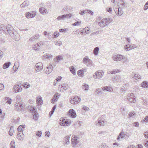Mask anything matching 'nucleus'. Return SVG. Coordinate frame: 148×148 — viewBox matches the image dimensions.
<instances>
[{"instance_id": "473e14b6", "label": "nucleus", "mask_w": 148, "mask_h": 148, "mask_svg": "<svg viewBox=\"0 0 148 148\" xmlns=\"http://www.w3.org/2000/svg\"><path fill=\"white\" fill-rule=\"evenodd\" d=\"M11 64V62H7L5 63L3 66V69L8 68L10 66Z\"/></svg>"}, {"instance_id": "ea45409f", "label": "nucleus", "mask_w": 148, "mask_h": 148, "mask_svg": "<svg viewBox=\"0 0 148 148\" xmlns=\"http://www.w3.org/2000/svg\"><path fill=\"white\" fill-rule=\"evenodd\" d=\"M22 128H24L25 126H24V125H20L19 126H18L17 129L18 131L17 133H19V132H23Z\"/></svg>"}, {"instance_id": "a878e982", "label": "nucleus", "mask_w": 148, "mask_h": 148, "mask_svg": "<svg viewBox=\"0 0 148 148\" xmlns=\"http://www.w3.org/2000/svg\"><path fill=\"white\" fill-rule=\"evenodd\" d=\"M36 102L38 104V106H40L42 105L43 103V101L41 97H36Z\"/></svg>"}, {"instance_id": "a18cd8bd", "label": "nucleus", "mask_w": 148, "mask_h": 148, "mask_svg": "<svg viewBox=\"0 0 148 148\" xmlns=\"http://www.w3.org/2000/svg\"><path fill=\"white\" fill-rule=\"evenodd\" d=\"M60 35V34L58 32H55L53 34L52 37L53 38H56L58 37Z\"/></svg>"}, {"instance_id": "393cba45", "label": "nucleus", "mask_w": 148, "mask_h": 148, "mask_svg": "<svg viewBox=\"0 0 148 148\" xmlns=\"http://www.w3.org/2000/svg\"><path fill=\"white\" fill-rule=\"evenodd\" d=\"M40 43H38L33 46V48L35 51H39L40 48Z\"/></svg>"}, {"instance_id": "680f3d73", "label": "nucleus", "mask_w": 148, "mask_h": 148, "mask_svg": "<svg viewBox=\"0 0 148 148\" xmlns=\"http://www.w3.org/2000/svg\"><path fill=\"white\" fill-rule=\"evenodd\" d=\"M42 135V132L41 131H38L36 133V135L38 136L39 137L41 136Z\"/></svg>"}, {"instance_id": "c9c22d12", "label": "nucleus", "mask_w": 148, "mask_h": 148, "mask_svg": "<svg viewBox=\"0 0 148 148\" xmlns=\"http://www.w3.org/2000/svg\"><path fill=\"white\" fill-rule=\"evenodd\" d=\"M65 16L64 14L61 16H59L57 17V19L58 21L64 20L65 19Z\"/></svg>"}, {"instance_id": "13d9d810", "label": "nucleus", "mask_w": 148, "mask_h": 148, "mask_svg": "<svg viewBox=\"0 0 148 148\" xmlns=\"http://www.w3.org/2000/svg\"><path fill=\"white\" fill-rule=\"evenodd\" d=\"M16 63H15L14 64V65L13 66V70H14V72H15L16 71L18 68V67L17 68V66H16Z\"/></svg>"}, {"instance_id": "774afa93", "label": "nucleus", "mask_w": 148, "mask_h": 148, "mask_svg": "<svg viewBox=\"0 0 148 148\" xmlns=\"http://www.w3.org/2000/svg\"><path fill=\"white\" fill-rule=\"evenodd\" d=\"M144 135L146 138H148V131H146L145 132Z\"/></svg>"}, {"instance_id": "6e6d98bb", "label": "nucleus", "mask_w": 148, "mask_h": 148, "mask_svg": "<svg viewBox=\"0 0 148 148\" xmlns=\"http://www.w3.org/2000/svg\"><path fill=\"white\" fill-rule=\"evenodd\" d=\"M23 86L24 87L27 88H29L30 86L29 84L27 83L24 84H23Z\"/></svg>"}, {"instance_id": "ddd939ff", "label": "nucleus", "mask_w": 148, "mask_h": 148, "mask_svg": "<svg viewBox=\"0 0 148 148\" xmlns=\"http://www.w3.org/2000/svg\"><path fill=\"white\" fill-rule=\"evenodd\" d=\"M70 123L71 121L70 120L65 119H63L62 122H60V125L62 126H67Z\"/></svg>"}, {"instance_id": "f257e3e1", "label": "nucleus", "mask_w": 148, "mask_h": 148, "mask_svg": "<svg viewBox=\"0 0 148 148\" xmlns=\"http://www.w3.org/2000/svg\"><path fill=\"white\" fill-rule=\"evenodd\" d=\"M7 27L8 34L14 40L18 41L20 39V35L14 30L11 25H8Z\"/></svg>"}, {"instance_id": "69168bd1", "label": "nucleus", "mask_w": 148, "mask_h": 148, "mask_svg": "<svg viewBox=\"0 0 148 148\" xmlns=\"http://www.w3.org/2000/svg\"><path fill=\"white\" fill-rule=\"evenodd\" d=\"M135 113L134 112H130L129 114V117L130 118L132 117H133L135 115Z\"/></svg>"}, {"instance_id": "864d4df0", "label": "nucleus", "mask_w": 148, "mask_h": 148, "mask_svg": "<svg viewBox=\"0 0 148 148\" xmlns=\"http://www.w3.org/2000/svg\"><path fill=\"white\" fill-rule=\"evenodd\" d=\"M81 23V21H77L75 23H73L72 25L73 26H78Z\"/></svg>"}, {"instance_id": "4c0bfd02", "label": "nucleus", "mask_w": 148, "mask_h": 148, "mask_svg": "<svg viewBox=\"0 0 148 148\" xmlns=\"http://www.w3.org/2000/svg\"><path fill=\"white\" fill-rule=\"evenodd\" d=\"M82 88L85 90H88L89 88V86L86 84H84L82 85Z\"/></svg>"}, {"instance_id": "f03ea898", "label": "nucleus", "mask_w": 148, "mask_h": 148, "mask_svg": "<svg viewBox=\"0 0 148 148\" xmlns=\"http://www.w3.org/2000/svg\"><path fill=\"white\" fill-rule=\"evenodd\" d=\"M112 21L111 18H105L100 20L98 23L99 25L102 28L106 27Z\"/></svg>"}, {"instance_id": "6e6552de", "label": "nucleus", "mask_w": 148, "mask_h": 148, "mask_svg": "<svg viewBox=\"0 0 148 148\" xmlns=\"http://www.w3.org/2000/svg\"><path fill=\"white\" fill-rule=\"evenodd\" d=\"M80 101V98L77 97H71L70 101V103L73 104L78 103Z\"/></svg>"}, {"instance_id": "4d7b16f0", "label": "nucleus", "mask_w": 148, "mask_h": 148, "mask_svg": "<svg viewBox=\"0 0 148 148\" xmlns=\"http://www.w3.org/2000/svg\"><path fill=\"white\" fill-rule=\"evenodd\" d=\"M101 90L100 88L97 89L95 90V94L99 95L101 92Z\"/></svg>"}, {"instance_id": "bb28decb", "label": "nucleus", "mask_w": 148, "mask_h": 148, "mask_svg": "<svg viewBox=\"0 0 148 148\" xmlns=\"http://www.w3.org/2000/svg\"><path fill=\"white\" fill-rule=\"evenodd\" d=\"M86 69L80 70L77 72V74L80 77H83L84 75V72Z\"/></svg>"}, {"instance_id": "5701e85b", "label": "nucleus", "mask_w": 148, "mask_h": 148, "mask_svg": "<svg viewBox=\"0 0 148 148\" xmlns=\"http://www.w3.org/2000/svg\"><path fill=\"white\" fill-rule=\"evenodd\" d=\"M63 56L61 55L57 56L54 59V61L55 63H58L59 61L63 59Z\"/></svg>"}, {"instance_id": "4be33fe9", "label": "nucleus", "mask_w": 148, "mask_h": 148, "mask_svg": "<svg viewBox=\"0 0 148 148\" xmlns=\"http://www.w3.org/2000/svg\"><path fill=\"white\" fill-rule=\"evenodd\" d=\"M39 37V36L38 34H36L34 36H32L30 38L29 40L31 42L35 41L37 39H38Z\"/></svg>"}, {"instance_id": "8fccbe9b", "label": "nucleus", "mask_w": 148, "mask_h": 148, "mask_svg": "<svg viewBox=\"0 0 148 148\" xmlns=\"http://www.w3.org/2000/svg\"><path fill=\"white\" fill-rule=\"evenodd\" d=\"M121 133L122 134V136L121 138H123L124 137H126L128 136L127 133L126 132H124L123 131L121 132Z\"/></svg>"}, {"instance_id": "2f4dec72", "label": "nucleus", "mask_w": 148, "mask_h": 148, "mask_svg": "<svg viewBox=\"0 0 148 148\" xmlns=\"http://www.w3.org/2000/svg\"><path fill=\"white\" fill-rule=\"evenodd\" d=\"M70 136H66L64 139V143L65 145H68L69 143Z\"/></svg>"}, {"instance_id": "f8f14e48", "label": "nucleus", "mask_w": 148, "mask_h": 148, "mask_svg": "<svg viewBox=\"0 0 148 148\" xmlns=\"http://www.w3.org/2000/svg\"><path fill=\"white\" fill-rule=\"evenodd\" d=\"M43 68L42 64L40 63H38L35 66V69L36 71L39 72Z\"/></svg>"}, {"instance_id": "f704fd0d", "label": "nucleus", "mask_w": 148, "mask_h": 148, "mask_svg": "<svg viewBox=\"0 0 148 148\" xmlns=\"http://www.w3.org/2000/svg\"><path fill=\"white\" fill-rule=\"evenodd\" d=\"M99 50V48L98 47H95L93 50V52L94 54L96 56L98 54V52Z\"/></svg>"}, {"instance_id": "6ab92c4d", "label": "nucleus", "mask_w": 148, "mask_h": 148, "mask_svg": "<svg viewBox=\"0 0 148 148\" xmlns=\"http://www.w3.org/2000/svg\"><path fill=\"white\" fill-rule=\"evenodd\" d=\"M53 70L52 66L51 65H50L45 69V72L47 74H49Z\"/></svg>"}, {"instance_id": "c03bdc74", "label": "nucleus", "mask_w": 148, "mask_h": 148, "mask_svg": "<svg viewBox=\"0 0 148 148\" xmlns=\"http://www.w3.org/2000/svg\"><path fill=\"white\" fill-rule=\"evenodd\" d=\"M123 62L124 63H126L127 62H128L129 61V60L126 57H125L124 56H123Z\"/></svg>"}, {"instance_id": "2eb2a0df", "label": "nucleus", "mask_w": 148, "mask_h": 148, "mask_svg": "<svg viewBox=\"0 0 148 148\" xmlns=\"http://www.w3.org/2000/svg\"><path fill=\"white\" fill-rule=\"evenodd\" d=\"M7 25L6 27L1 25L0 26V34L2 32H3L5 34H8V25Z\"/></svg>"}, {"instance_id": "39448f33", "label": "nucleus", "mask_w": 148, "mask_h": 148, "mask_svg": "<svg viewBox=\"0 0 148 148\" xmlns=\"http://www.w3.org/2000/svg\"><path fill=\"white\" fill-rule=\"evenodd\" d=\"M104 74V72L101 70H99L96 71L94 74L93 77L95 79H99L103 76Z\"/></svg>"}, {"instance_id": "58836bf2", "label": "nucleus", "mask_w": 148, "mask_h": 148, "mask_svg": "<svg viewBox=\"0 0 148 148\" xmlns=\"http://www.w3.org/2000/svg\"><path fill=\"white\" fill-rule=\"evenodd\" d=\"M43 56L45 58L50 59V58H52L53 56L50 54L46 53Z\"/></svg>"}, {"instance_id": "cd10ccee", "label": "nucleus", "mask_w": 148, "mask_h": 148, "mask_svg": "<svg viewBox=\"0 0 148 148\" xmlns=\"http://www.w3.org/2000/svg\"><path fill=\"white\" fill-rule=\"evenodd\" d=\"M58 93H57L54 95L53 98L51 99L52 102H54L57 101L60 96L59 95H58Z\"/></svg>"}, {"instance_id": "e433bc0d", "label": "nucleus", "mask_w": 148, "mask_h": 148, "mask_svg": "<svg viewBox=\"0 0 148 148\" xmlns=\"http://www.w3.org/2000/svg\"><path fill=\"white\" fill-rule=\"evenodd\" d=\"M70 71L74 75L76 74L75 69L73 66H72L70 68Z\"/></svg>"}, {"instance_id": "79ce46f5", "label": "nucleus", "mask_w": 148, "mask_h": 148, "mask_svg": "<svg viewBox=\"0 0 148 148\" xmlns=\"http://www.w3.org/2000/svg\"><path fill=\"white\" fill-rule=\"evenodd\" d=\"M13 133V127L11 126L10 128V130L9 132V134L10 136H12Z\"/></svg>"}, {"instance_id": "49530a36", "label": "nucleus", "mask_w": 148, "mask_h": 148, "mask_svg": "<svg viewBox=\"0 0 148 148\" xmlns=\"http://www.w3.org/2000/svg\"><path fill=\"white\" fill-rule=\"evenodd\" d=\"M68 86L67 84L64 83L62 85V88L66 90L68 88Z\"/></svg>"}, {"instance_id": "a19ab883", "label": "nucleus", "mask_w": 148, "mask_h": 148, "mask_svg": "<svg viewBox=\"0 0 148 148\" xmlns=\"http://www.w3.org/2000/svg\"><path fill=\"white\" fill-rule=\"evenodd\" d=\"M141 86L142 87L144 88L148 87V84L147 83L146 81L143 82L141 84Z\"/></svg>"}, {"instance_id": "412c9836", "label": "nucleus", "mask_w": 148, "mask_h": 148, "mask_svg": "<svg viewBox=\"0 0 148 148\" xmlns=\"http://www.w3.org/2000/svg\"><path fill=\"white\" fill-rule=\"evenodd\" d=\"M17 138L19 140H23L24 138V135L23 132L17 133Z\"/></svg>"}, {"instance_id": "72a5a7b5", "label": "nucleus", "mask_w": 148, "mask_h": 148, "mask_svg": "<svg viewBox=\"0 0 148 148\" xmlns=\"http://www.w3.org/2000/svg\"><path fill=\"white\" fill-rule=\"evenodd\" d=\"M38 118V114L37 111H35L33 113V119L36 121H37Z\"/></svg>"}, {"instance_id": "3c124183", "label": "nucleus", "mask_w": 148, "mask_h": 148, "mask_svg": "<svg viewBox=\"0 0 148 148\" xmlns=\"http://www.w3.org/2000/svg\"><path fill=\"white\" fill-rule=\"evenodd\" d=\"M84 29L85 31L86 34H89V32L90 31V29L88 27H85Z\"/></svg>"}, {"instance_id": "dca6fc26", "label": "nucleus", "mask_w": 148, "mask_h": 148, "mask_svg": "<svg viewBox=\"0 0 148 148\" xmlns=\"http://www.w3.org/2000/svg\"><path fill=\"white\" fill-rule=\"evenodd\" d=\"M13 90L15 93L20 92L22 90L21 87L18 85H14L13 88Z\"/></svg>"}, {"instance_id": "9d476101", "label": "nucleus", "mask_w": 148, "mask_h": 148, "mask_svg": "<svg viewBox=\"0 0 148 148\" xmlns=\"http://www.w3.org/2000/svg\"><path fill=\"white\" fill-rule=\"evenodd\" d=\"M15 108L18 111H20L22 110H23L24 108V106L23 105L22 103H18L16 102V103L15 104Z\"/></svg>"}, {"instance_id": "aec40b11", "label": "nucleus", "mask_w": 148, "mask_h": 148, "mask_svg": "<svg viewBox=\"0 0 148 148\" xmlns=\"http://www.w3.org/2000/svg\"><path fill=\"white\" fill-rule=\"evenodd\" d=\"M118 10L114 9V10L115 11V13L119 16H121L123 13V12L121 8H119L118 7H117Z\"/></svg>"}, {"instance_id": "0eeeda50", "label": "nucleus", "mask_w": 148, "mask_h": 148, "mask_svg": "<svg viewBox=\"0 0 148 148\" xmlns=\"http://www.w3.org/2000/svg\"><path fill=\"white\" fill-rule=\"evenodd\" d=\"M135 97L133 93H129L127 95V100L131 103H134L136 101Z\"/></svg>"}, {"instance_id": "9b49d317", "label": "nucleus", "mask_w": 148, "mask_h": 148, "mask_svg": "<svg viewBox=\"0 0 148 148\" xmlns=\"http://www.w3.org/2000/svg\"><path fill=\"white\" fill-rule=\"evenodd\" d=\"M36 15V13L34 11L26 13L25 14L26 17L28 18H34Z\"/></svg>"}, {"instance_id": "b1692460", "label": "nucleus", "mask_w": 148, "mask_h": 148, "mask_svg": "<svg viewBox=\"0 0 148 148\" xmlns=\"http://www.w3.org/2000/svg\"><path fill=\"white\" fill-rule=\"evenodd\" d=\"M102 90L103 91L111 92L112 90V88L110 86H106L103 87L102 88Z\"/></svg>"}, {"instance_id": "7ed1b4c3", "label": "nucleus", "mask_w": 148, "mask_h": 148, "mask_svg": "<svg viewBox=\"0 0 148 148\" xmlns=\"http://www.w3.org/2000/svg\"><path fill=\"white\" fill-rule=\"evenodd\" d=\"M79 138L78 136H75L74 135L72 136L71 142L73 147H78L80 145L81 143L79 140Z\"/></svg>"}, {"instance_id": "bf43d9fd", "label": "nucleus", "mask_w": 148, "mask_h": 148, "mask_svg": "<svg viewBox=\"0 0 148 148\" xmlns=\"http://www.w3.org/2000/svg\"><path fill=\"white\" fill-rule=\"evenodd\" d=\"M148 9V1H147L145 4L144 7V10H145Z\"/></svg>"}, {"instance_id": "09e8293b", "label": "nucleus", "mask_w": 148, "mask_h": 148, "mask_svg": "<svg viewBox=\"0 0 148 148\" xmlns=\"http://www.w3.org/2000/svg\"><path fill=\"white\" fill-rule=\"evenodd\" d=\"M101 30H98L95 32L92 33L91 34V35H97L99 34H100L101 33Z\"/></svg>"}, {"instance_id": "7c9ffc66", "label": "nucleus", "mask_w": 148, "mask_h": 148, "mask_svg": "<svg viewBox=\"0 0 148 148\" xmlns=\"http://www.w3.org/2000/svg\"><path fill=\"white\" fill-rule=\"evenodd\" d=\"M121 79V77L119 75H116L112 79V80L114 82H119Z\"/></svg>"}, {"instance_id": "603ef678", "label": "nucleus", "mask_w": 148, "mask_h": 148, "mask_svg": "<svg viewBox=\"0 0 148 148\" xmlns=\"http://www.w3.org/2000/svg\"><path fill=\"white\" fill-rule=\"evenodd\" d=\"M30 111L31 112L33 113L35 111H37L35 110V108L34 107H31L29 109Z\"/></svg>"}, {"instance_id": "4468645a", "label": "nucleus", "mask_w": 148, "mask_h": 148, "mask_svg": "<svg viewBox=\"0 0 148 148\" xmlns=\"http://www.w3.org/2000/svg\"><path fill=\"white\" fill-rule=\"evenodd\" d=\"M113 60L116 61H119L123 59V56L118 54L112 57Z\"/></svg>"}, {"instance_id": "1a4fd4ad", "label": "nucleus", "mask_w": 148, "mask_h": 148, "mask_svg": "<svg viewBox=\"0 0 148 148\" xmlns=\"http://www.w3.org/2000/svg\"><path fill=\"white\" fill-rule=\"evenodd\" d=\"M83 62L84 64L88 66H90L92 65V61L89 59L88 56H86L83 58Z\"/></svg>"}, {"instance_id": "e2e57ef3", "label": "nucleus", "mask_w": 148, "mask_h": 148, "mask_svg": "<svg viewBox=\"0 0 148 148\" xmlns=\"http://www.w3.org/2000/svg\"><path fill=\"white\" fill-rule=\"evenodd\" d=\"M122 136V134L120 132L116 138L117 140H118V141H119L120 139H122L123 138H121Z\"/></svg>"}, {"instance_id": "c756f323", "label": "nucleus", "mask_w": 148, "mask_h": 148, "mask_svg": "<svg viewBox=\"0 0 148 148\" xmlns=\"http://www.w3.org/2000/svg\"><path fill=\"white\" fill-rule=\"evenodd\" d=\"M134 79L138 81H140L141 79V76L138 74H136L134 77Z\"/></svg>"}, {"instance_id": "052dcab7", "label": "nucleus", "mask_w": 148, "mask_h": 148, "mask_svg": "<svg viewBox=\"0 0 148 148\" xmlns=\"http://www.w3.org/2000/svg\"><path fill=\"white\" fill-rule=\"evenodd\" d=\"M106 10L108 12L112 13V8L111 7H107L106 9Z\"/></svg>"}, {"instance_id": "37998d69", "label": "nucleus", "mask_w": 148, "mask_h": 148, "mask_svg": "<svg viewBox=\"0 0 148 148\" xmlns=\"http://www.w3.org/2000/svg\"><path fill=\"white\" fill-rule=\"evenodd\" d=\"M65 19H68L72 17L73 16V14L72 13H69V14H65Z\"/></svg>"}, {"instance_id": "20e7f679", "label": "nucleus", "mask_w": 148, "mask_h": 148, "mask_svg": "<svg viewBox=\"0 0 148 148\" xmlns=\"http://www.w3.org/2000/svg\"><path fill=\"white\" fill-rule=\"evenodd\" d=\"M50 5H45L43 7L40 8L39 10V12L42 15H44L47 14L49 12V8H50Z\"/></svg>"}, {"instance_id": "f3484780", "label": "nucleus", "mask_w": 148, "mask_h": 148, "mask_svg": "<svg viewBox=\"0 0 148 148\" xmlns=\"http://www.w3.org/2000/svg\"><path fill=\"white\" fill-rule=\"evenodd\" d=\"M69 115L71 117L75 118L76 116L75 111L73 109H70L69 111Z\"/></svg>"}, {"instance_id": "c85d7f7f", "label": "nucleus", "mask_w": 148, "mask_h": 148, "mask_svg": "<svg viewBox=\"0 0 148 148\" xmlns=\"http://www.w3.org/2000/svg\"><path fill=\"white\" fill-rule=\"evenodd\" d=\"M29 3L28 1H25L21 5V8H25L29 6Z\"/></svg>"}, {"instance_id": "423d86ee", "label": "nucleus", "mask_w": 148, "mask_h": 148, "mask_svg": "<svg viewBox=\"0 0 148 148\" xmlns=\"http://www.w3.org/2000/svg\"><path fill=\"white\" fill-rule=\"evenodd\" d=\"M102 115L101 116L100 118H99V119L97 120V121L95 122V124L96 125L100 126H104L105 125V119H102V118H103Z\"/></svg>"}, {"instance_id": "338daca9", "label": "nucleus", "mask_w": 148, "mask_h": 148, "mask_svg": "<svg viewBox=\"0 0 148 148\" xmlns=\"http://www.w3.org/2000/svg\"><path fill=\"white\" fill-rule=\"evenodd\" d=\"M62 45V42L61 41H57L56 43L55 44V45L59 46H60Z\"/></svg>"}, {"instance_id": "a211bd4d", "label": "nucleus", "mask_w": 148, "mask_h": 148, "mask_svg": "<svg viewBox=\"0 0 148 148\" xmlns=\"http://www.w3.org/2000/svg\"><path fill=\"white\" fill-rule=\"evenodd\" d=\"M136 46L135 45L128 44L124 46L125 49L127 51H129L132 49H134L136 47Z\"/></svg>"}, {"instance_id": "5fc2aeb1", "label": "nucleus", "mask_w": 148, "mask_h": 148, "mask_svg": "<svg viewBox=\"0 0 148 148\" xmlns=\"http://www.w3.org/2000/svg\"><path fill=\"white\" fill-rule=\"evenodd\" d=\"M16 102L19 103H19H22L21 102V98L19 96H16Z\"/></svg>"}, {"instance_id": "0e129e2a", "label": "nucleus", "mask_w": 148, "mask_h": 148, "mask_svg": "<svg viewBox=\"0 0 148 148\" xmlns=\"http://www.w3.org/2000/svg\"><path fill=\"white\" fill-rule=\"evenodd\" d=\"M148 121V115L146 116L144 119L142 120L141 121L143 122L144 121L147 122Z\"/></svg>"}, {"instance_id": "de8ad7c7", "label": "nucleus", "mask_w": 148, "mask_h": 148, "mask_svg": "<svg viewBox=\"0 0 148 148\" xmlns=\"http://www.w3.org/2000/svg\"><path fill=\"white\" fill-rule=\"evenodd\" d=\"M10 148H15V144L14 141H12L11 142L10 144Z\"/></svg>"}]
</instances>
